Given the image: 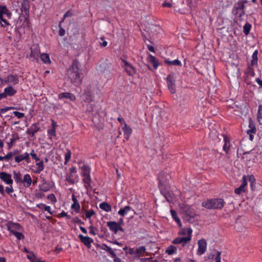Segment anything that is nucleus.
I'll return each instance as SVG.
<instances>
[{
  "mask_svg": "<svg viewBox=\"0 0 262 262\" xmlns=\"http://www.w3.org/2000/svg\"><path fill=\"white\" fill-rule=\"evenodd\" d=\"M80 64L77 60H74L67 71V75L72 83L76 86L81 83L82 77L79 71Z\"/></svg>",
  "mask_w": 262,
  "mask_h": 262,
  "instance_id": "obj_1",
  "label": "nucleus"
},
{
  "mask_svg": "<svg viewBox=\"0 0 262 262\" xmlns=\"http://www.w3.org/2000/svg\"><path fill=\"white\" fill-rule=\"evenodd\" d=\"M224 204L225 202L222 199L207 200L202 203V206L208 209H220Z\"/></svg>",
  "mask_w": 262,
  "mask_h": 262,
  "instance_id": "obj_2",
  "label": "nucleus"
},
{
  "mask_svg": "<svg viewBox=\"0 0 262 262\" xmlns=\"http://www.w3.org/2000/svg\"><path fill=\"white\" fill-rule=\"evenodd\" d=\"M11 13L6 7H0V21H2L5 24V25H2V27L10 25L8 19L11 18Z\"/></svg>",
  "mask_w": 262,
  "mask_h": 262,
  "instance_id": "obj_3",
  "label": "nucleus"
},
{
  "mask_svg": "<svg viewBox=\"0 0 262 262\" xmlns=\"http://www.w3.org/2000/svg\"><path fill=\"white\" fill-rule=\"evenodd\" d=\"M0 82L1 84H10L11 85H16L19 83V78L17 75L10 74L4 78L0 77Z\"/></svg>",
  "mask_w": 262,
  "mask_h": 262,
  "instance_id": "obj_4",
  "label": "nucleus"
},
{
  "mask_svg": "<svg viewBox=\"0 0 262 262\" xmlns=\"http://www.w3.org/2000/svg\"><path fill=\"white\" fill-rule=\"evenodd\" d=\"M121 66L129 76H133L137 72L136 69L132 64L124 59H121Z\"/></svg>",
  "mask_w": 262,
  "mask_h": 262,
  "instance_id": "obj_5",
  "label": "nucleus"
},
{
  "mask_svg": "<svg viewBox=\"0 0 262 262\" xmlns=\"http://www.w3.org/2000/svg\"><path fill=\"white\" fill-rule=\"evenodd\" d=\"M191 238L189 236H178L174 238L172 243L174 245H181L182 247L188 246Z\"/></svg>",
  "mask_w": 262,
  "mask_h": 262,
  "instance_id": "obj_6",
  "label": "nucleus"
},
{
  "mask_svg": "<svg viewBox=\"0 0 262 262\" xmlns=\"http://www.w3.org/2000/svg\"><path fill=\"white\" fill-rule=\"evenodd\" d=\"M29 8L30 6L28 1H24L21 3L20 16H24L26 20H27L29 15Z\"/></svg>",
  "mask_w": 262,
  "mask_h": 262,
  "instance_id": "obj_7",
  "label": "nucleus"
},
{
  "mask_svg": "<svg viewBox=\"0 0 262 262\" xmlns=\"http://www.w3.org/2000/svg\"><path fill=\"white\" fill-rule=\"evenodd\" d=\"M106 224L110 230L115 234H116L118 231H124L123 229L121 227V224L119 223L111 221L107 222Z\"/></svg>",
  "mask_w": 262,
  "mask_h": 262,
  "instance_id": "obj_8",
  "label": "nucleus"
},
{
  "mask_svg": "<svg viewBox=\"0 0 262 262\" xmlns=\"http://www.w3.org/2000/svg\"><path fill=\"white\" fill-rule=\"evenodd\" d=\"M40 48L38 44L33 45L31 47V53L30 57L35 59H38L40 55Z\"/></svg>",
  "mask_w": 262,
  "mask_h": 262,
  "instance_id": "obj_9",
  "label": "nucleus"
},
{
  "mask_svg": "<svg viewBox=\"0 0 262 262\" xmlns=\"http://www.w3.org/2000/svg\"><path fill=\"white\" fill-rule=\"evenodd\" d=\"M198 249L197 254L201 255L205 253L207 249V243L204 239H202L198 242Z\"/></svg>",
  "mask_w": 262,
  "mask_h": 262,
  "instance_id": "obj_10",
  "label": "nucleus"
},
{
  "mask_svg": "<svg viewBox=\"0 0 262 262\" xmlns=\"http://www.w3.org/2000/svg\"><path fill=\"white\" fill-rule=\"evenodd\" d=\"M8 230L13 234L18 231H21L22 227L18 223L8 222L7 224Z\"/></svg>",
  "mask_w": 262,
  "mask_h": 262,
  "instance_id": "obj_11",
  "label": "nucleus"
},
{
  "mask_svg": "<svg viewBox=\"0 0 262 262\" xmlns=\"http://www.w3.org/2000/svg\"><path fill=\"white\" fill-rule=\"evenodd\" d=\"M83 101L90 102L92 101V93L91 86H88L81 96Z\"/></svg>",
  "mask_w": 262,
  "mask_h": 262,
  "instance_id": "obj_12",
  "label": "nucleus"
},
{
  "mask_svg": "<svg viewBox=\"0 0 262 262\" xmlns=\"http://www.w3.org/2000/svg\"><path fill=\"white\" fill-rule=\"evenodd\" d=\"M167 86L171 94H174L176 92L175 89V80L173 77L170 75H168L167 77Z\"/></svg>",
  "mask_w": 262,
  "mask_h": 262,
  "instance_id": "obj_13",
  "label": "nucleus"
},
{
  "mask_svg": "<svg viewBox=\"0 0 262 262\" xmlns=\"http://www.w3.org/2000/svg\"><path fill=\"white\" fill-rule=\"evenodd\" d=\"M40 128L38 124L34 123L32 124L26 131V133L30 135L31 137H33L35 134L39 131Z\"/></svg>",
  "mask_w": 262,
  "mask_h": 262,
  "instance_id": "obj_14",
  "label": "nucleus"
},
{
  "mask_svg": "<svg viewBox=\"0 0 262 262\" xmlns=\"http://www.w3.org/2000/svg\"><path fill=\"white\" fill-rule=\"evenodd\" d=\"M0 179L8 185H11L13 183V180L11 179V174L6 172H1Z\"/></svg>",
  "mask_w": 262,
  "mask_h": 262,
  "instance_id": "obj_15",
  "label": "nucleus"
},
{
  "mask_svg": "<svg viewBox=\"0 0 262 262\" xmlns=\"http://www.w3.org/2000/svg\"><path fill=\"white\" fill-rule=\"evenodd\" d=\"M72 200L73 201V204L71 205V209L74 210L76 213H78L80 211V204L76 199V196L74 193L72 194Z\"/></svg>",
  "mask_w": 262,
  "mask_h": 262,
  "instance_id": "obj_16",
  "label": "nucleus"
},
{
  "mask_svg": "<svg viewBox=\"0 0 262 262\" xmlns=\"http://www.w3.org/2000/svg\"><path fill=\"white\" fill-rule=\"evenodd\" d=\"M183 211L185 212L186 216L185 217L188 220L193 219L195 216L194 212L192 210L190 207L188 206H185L183 209Z\"/></svg>",
  "mask_w": 262,
  "mask_h": 262,
  "instance_id": "obj_17",
  "label": "nucleus"
},
{
  "mask_svg": "<svg viewBox=\"0 0 262 262\" xmlns=\"http://www.w3.org/2000/svg\"><path fill=\"white\" fill-rule=\"evenodd\" d=\"M78 237L81 242L89 248L91 247V244L93 242V239L89 236H84L82 234H79Z\"/></svg>",
  "mask_w": 262,
  "mask_h": 262,
  "instance_id": "obj_18",
  "label": "nucleus"
},
{
  "mask_svg": "<svg viewBox=\"0 0 262 262\" xmlns=\"http://www.w3.org/2000/svg\"><path fill=\"white\" fill-rule=\"evenodd\" d=\"M21 182L23 183V185L25 187L28 188L31 186L32 180L29 174H25L24 176L23 179H21Z\"/></svg>",
  "mask_w": 262,
  "mask_h": 262,
  "instance_id": "obj_19",
  "label": "nucleus"
},
{
  "mask_svg": "<svg viewBox=\"0 0 262 262\" xmlns=\"http://www.w3.org/2000/svg\"><path fill=\"white\" fill-rule=\"evenodd\" d=\"M82 182L84 183V186L87 190L91 188L92 179L90 174L82 177Z\"/></svg>",
  "mask_w": 262,
  "mask_h": 262,
  "instance_id": "obj_20",
  "label": "nucleus"
},
{
  "mask_svg": "<svg viewBox=\"0 0 262 262\" xmlns=\"http://www.w3.org/2000/svg\"><path fill=\"white\" fill-rule=\"evenodd\" d=\"M192 230L190 228H184L181 229V230L179 232V235L184 236H189L191 238L192 236Z\"/></svg>",
  "mask_w": 262,
  "mask_h": 262,
  "instance_id": "obj_21",
  "label": "nucleus"
},
{
  "mask_svg": "<svg viewBox=\"0 0 262 262\" xmlns=\"http://www.w3.org/2000/svg\"><path fill=\"white\" fill-rule=\"evenodd\" d=\"M124 132V138L126 140H128L130 135L132 133V129L126 123H124V127H122Z\"/></svg>",
  "mask_w": 262,
  "mask_h": 262,
  "instance_id": "obj_22",
  "label": "nucleus"
},
{
  "mask_svg": "<svg viewBox=\"0 0 262 262\" xmlns=\"http://www.w3.org/2000/svg\"><path fill=\"white\" fill-rule=\"evenodd\" d=\"M247 3V0H240L235 4L233 11L244 10L245 4Z\"/></svg>",
  "mask_w": 262,
  "mask_h": 262,
  "instance_id": "obj_23",
  "label": "nucleus"
},
{
  "mask_svg": "<svg viewBox=\"0 0 262 262\" xmlns=\"http://www.w3.org/2000/svg\"><path fill=\"white\" fill-rule=\"evenodd\" d=\"M147 60L148 62L152 64L154 68L155 69H156L159 66V62L156 58L150 54L147 57Z\"/></svg>",
  "mask_w": 262,
  "mask_h": 262,
  "instance_id": "obj_24",
  "label": "nucleus"
},
{
  "mask_svg": "<svg viewBox=\"0 0 262 262\" xmlns=\"http://www.w3.org/2000/svg\"><path fill=\"white\" fill-rule=\"evenodd\" d=\"M146 249L144 246H140L137 248L136 251L135 252V257L139 258L141 256L143 255L145 252Z\"/></svg>",
  "mask_w": 262,
  "mask_h": 262,
  "instance_id": "obj_25",
  "label": "nucleus"
},
{
  "mask_svg": "<svg viewBox=\"0 0 262 262\" xmlns=\"http://www.w3.org/2000/svg\"><path fill=\"white\" fill-rule=\"evenodd\" d=\"M4 91L7 97L8 96H14L16 93V90H15L12 86H9L5 88Z\"/></svg>",
  "mask_w": 262,
  "mask_h": 262,
  "instance_id": "obj_26",
  "label": "nucleus"
},
{
  "mask_svg": "<svg viewBox=\"0 0 262 262\" xmlns=\"http://www.w3.org/2000/svg\"><path fill=\"white\" fill-rule=\"evenodd\" d=\"M81 177L90 174L91 168L87 165H83L80 167Z\"/></svg>",
  "mask_w": 262,
  "mask_h": 262,
  "instance_id": "obj_27",
  "label": "nucleus"
},
{
  "mask_svg": "<svg viewBox=\"0 0 262 262\" xmlns=\"http://www.w3.org/2000/svg\"><path fill=\"white\" fill-rule=\"evenodd\" d=\"M19 139V136L17 134H14L12 135V138L9 142L7 143L8 149H10L13 146L14 143L16 142Z\"/></svg>",
  "mask_w": 262,
  "mask_h": 262,
  "instance_id": "obj_28",
  "label": "nucleus"
},
{
  "mask_svg": "<svg viewBox=\"0 0 262 262\" xmlns=\"http://www.w3.org/2000/svg\"><path fill=\"white\" fill-rule=\"evenodd\" d=\"M40 57L41 61L45 64H50L51 60L50 56L47 53H42L40 55Z\"/></svg>",
  "mask_w": 262,
  "mask_h": 262,
  "instance_id": "obj_29",
  "label": "nucleus"
},
{
  "mask_svg": "<svg viewBox=\"0 0 262 262\" xmlns=\"http://www.w3.org/2000/svg\"><path fill=\"white\" fill-rule=\"evenodd\" d=\"M258 51L255 50L252 55V60L251 65L252 66H257L258 63Z\"/></svg>",
  "mask_w": 262,
  "mask_h": 262,
  "instance_id": "obj_30",
  "label": "nucleus"
},
{
  "mask_svg": "<svg viewBox=\"0 0 262 262\" xmlns=\"http://www.w3.org/2000/svg\"><path fill=\"white\" fill-rule=\"evenodd\" d=\"M18 150H14L13 151L9 152L6 156L3 157V160L9 162L12 158L17 155L18 153Z\"/></svg>",
  "mask_w": 262,
  "mask_h": 262,
  "instance_id": "obj_31",
  "label": "nucleus"
},
{
  "mask_svg": "<svg viewBox=\"0 0 262 262\" xmlns=\"http://www.w3.org/2000/svg\"><path fill=\"white\" fill-rule=\"evenodd\" d=\"M59 98L60 99L66 98H68L72 101H74L75 100V97L72 94L70 93H62L59 95Z\"/></svg>",
  "mask_w": 262,
  "mask_h": 262,
  "instance_id": "obj_32",
  "label": "nucleus"
},
{
  "mask_svg": "<svg viewBox=\"0 0 262 262\" xmlns=\"http://www.w3.org/2000/svg\"><path fill=\"white\" fill-rule=\"evenodd\" d=\"M170 214L173 220L176 222L180 227H182V224L180 218L178 216L177 212L173 209L170 210Z\"/></svg>",
  "mask_w": 262,
  "mask_h": 262,
  "instance_id": "obj_33",
  "label": "nucleus"
},
{
  "mask_svg": "<svg viewBox=\"0 0 262 262\" xmlns=\"http://www.w3.org/2000/svg\"><path fill=\"white\" fill-rule=\"evenodd\" d=\"M165 63L169 66H182L181 62L178 59H175L174 60H170L169 59H166L164 60Z\"/></svg>",
  "mask_w": 262,
  "mask_h": 262,
  "instance_id": "obj_34",
  "label": "nucleus"
},
{
  "mask_svg": "<svg viewBox=\"0 0 262 262\" xmlns=\"http://www.w3.org/2000/svg\"><path fill=\"white\" fill-rule=\"evenodd\" d=\"M130 210L131 207L130 206H126L124 208H121L119 210L118 214L122 216H124L126 215Z\"/></svg>",
  "mask_w": 262,
  "mask_h": 262,
  "instance_id": "obj_35",
  "label": "nucleus"
},
{
  "mask_svg": "<svg viewBox=\"0 0 262 262\" xmlns=\"http://www.w3.org/2000/svg\"><path fill=\"white\" fill-rule=\"evenodd\" d=\"M40 209L44 210L48 212L51 215L53 214V211L51 210V208L49 206H47L44 204H40L37 206Z\"/></svg>",
  "mask_w": 262,
  "mask_h": 262,
  "instance_id": "obj_36",
  "label": "nucleus"
},
{
  "mask_svg": "<svg viewBox=\"0 0 262 262\" xmlns=\"http://www.w3.org/2000/svg\"><path fill=\"white\" fill-rule=\"evenodd\" d=\"M99 207L101 209L106 212H110L112 210L111 206L105 202H103L100 204Z\"/></svg>",
  "mask_w": 262,
  "mask_h": 262,
  "instance_id": "obj_37",
  "label": "nucleus"
},
{
  "mask_svg": "<svg viewBox=\"0 0 262 262\" xmlns=\"http://www.w3.org/2000/svg\"><path fill=\"white\" fill-rule=\"evenodd\" d=\"M56 129H52V128L48 129V130H47L48 136L49 137V139L50 140L52 141L53 139V138H54L56 136Z\"/></svg>",
  "mask_w": 262,
  "mask_h": 262,
  "instance_id": "obj_38",
  "label": "nucleus"
},
{
  "mask_svg": "<svg viewBox=\"0 0 262 262\" xmlns=\"http://www.w3.org/2000/svg\"><path fill=\"white\" fill-rule=\"evenodd\" d=\"M36 165L37 166L36 170L35 172L36 173H39L44 169L43 162L42 161L36 162Z\"/></svg>",
  "mask_w": 262,
  "mask_h": 262,
  "instance_id": "obj_39",
  "label": "nucleus"
},
{
  "mask_svg": "<svg viewBox=\"0 0 262 262\" xmlns=\"http://www.w3.org/2000/svg\"><path fill=\"white\" fill-rule=\"evenodd\" d=\"M103 246L104 247L103 249L108 252L112 257L115 258L116 257V253L114 252V251L111 247H110L106 244H103Z\"/></svg>",
  "mask_w": 262,
  "mask_h": 262,
  "instance_id": "obj_40",
  "label": "nucleus"
},
{
  "mask_svg": "<svg viewBox=\"0 0 262 262\" xmlns=\"http://www.w3.org/2000/svg\"><path fill=\"white\" fill-rule=\"evenodd\" d=\"M177 252V248L173 245L169 246L166 250V253L168 254L169 255L176 254Z\"/></svg>",
  "mask_w": 262,
  "mask_h": 262,
  "instance_id": "obj_41",
  "label": "nucleus"
},
{
  "mask_svg": "<svg viewBox=\"0 0 262 262\" xmlns=\"http://www.w3.org/2000/svg\"><path fill=\"white\" fill-rule=\"evenodd\" d=\"M224 144L223 145V150L226 152L227 153L229 148H230V142H229V140L228 139V138L227 137H225L224 139Z\"/></svg>",
  "mask_w": 262,
  "mask_h": 262,
  "instance_id": "obj_42",
  "label": "nucleus"
},
{
  "mask_svg": "<svg viewBox=\"0 0 262 262\" xmlns=\"http://www.w3.org/2000/svg\"><path fill=\"white\" fill-rule=\"evenodd\" d=\"M248 181L250 183V186L252 189H254L255 186V179L253 175H249L247 176Z\"/></svg>",
  "mask_w": 262,
  "mask_h": 262,
  "instance_id": "obj_43",
  "label": "nucleus"
},
{
  "mask_svg": "<svg viewBox=\"0 0 262 262\" xmlns=\"http://www.w3.org/2000/svg\"><path fill=\"white\" fill-rule=\"evenodd\" d=\"M73 15V12L69 10L66 12V13L64 14L63 17L61 21H60L59 23V27H60L61 26V24L63 22L64 19L68 17H71Z\"/></svg>",
  "mask_w": 262,
  "mask_h": 262,
  "instance_id": "obj_44",
  "label": "nucleus"
},
{
  "mask_svg": "<svg viewBox=\"0 0 262 262\" xmlns=\"http://www.w3.org/2000/svg\"><path fill=\"white\" fill-rule=\"evenodd\" d=\"M74 176L73 174L69 173L66 176V180L70 184L73 185L75 183V181L73 178Z\"/></svg>",
  "mask_w": 262,
  "mask_h": 262,
  "instance_id": "obj_45",
  "label": "nucleus"
},
{
  "mask_svg": "<svg viewBox=\"0 0 262 262\" xmlns=\"http://www.w3.org/2000/svg\"><path fill=\"white\" fill-rule=\"evenodd\" d=\"M257 118L259 123L262 124V105L258 107Z\"/></svg>",
  "mask_w": 262,
  "mask_h": 262,
  "instance_id": "obj_46",
  "label": "nucleus"
},
{
  "mask_svg": "<svg viewBox=\"0 0 262 262\" xmlns=\"http://www.w3.org/2000/svg\"><path fill=\"white\" fill-rule=\"evenodd\" d=\"M251 25L249 23H246L243 27V32L245 33V35H247L251 29Z\"/></svg>",
  "mask_w": 262,
  "mask_h": 262,
  "instance_id": "obj_47",
  "label": "nucleus"
},
{
  "mask_svg": "<svg viewBox=\"0 0 262 262\" xmlns=\"http://www.w3.org/2000/svg\"><path fill=\"white\" fill-rule=\"evenodd\" d=\"M27 257L30 262H34L37 258V256L32 251L29 253V254L27 255Z\"/></svg>",
  "mask_w": 262,
  "mask_h": 262,
  "instance_id": "obj_48",
  "label": "nucleus"
},
{
  "mask_svg": "<svg viewBox=\"0 0 262 262\" xmlns=\"http://www.w3.org/2000/svg\"><path fill=\"white\" fill-rule=\"evenodd\" d=\"M71 152L69 149H67V151L64 155V164H67L69 161L71 157Z\"/></svg>",
  "mask_w": 262,
  "mask_h": 262,
  "instance_id": "obj_49",
  "label": "nucleus"
},
{
  "mask_svg": "<svg viewBox=\"0 0 262 262\" xmlns=\"http://www.w3.org/2000/svg\"><path fill=\"white\" fill-rule=\"evenodd\" d=\"M16 108V107H13V106H8V107H6L5 108H1L0 110V117H2V114L5 113L7 111H8L9 110H14Z\"/></svg>",
  "mask_w": 262,
  "mask_h": 262,
  "instance_id": "obj_50",
  "label": "nucleus"
},
{
  "mask_svg": "<svg viewBox=\"0 0 262 262\" xmlns=\"http://www.w3.org/2000/svg\"><path fill=\"white\" fill-rule=\"evenodd\" d=\"M14 160L15 161L18 163L24 160V153L18 155H16L14 157Z\"/></svg>",
  "mask_w": 262,
  "mask_h": 262,
  "instance_id": "obj_51",
  "label": "nucleus"
},
{
  "mask_svg": "<svg viewBox=\"0 0 262 262\" xmlns=\"http://www.w3.org/2000/svg\"><path fill=\"white\" fill-rule=\"evenodd\" d=\"M30 155L32 158L35 160L36 162H38L40 161L39 158L37 156V154L35 152V151L34 149H32L31 150V152L30 153Z\"/></svg>",
  "mask_w": 262,
  "mask_h": 262,
  "instance_id": "obj_52",
  "label": "nucleus"
},
{
  "mask_svg": "<svg viewBox=\"0 0 262 262\" xmlns=\"http://www.w3.org/2000/svg\"><path fill=\"white\" fill-rule=\"evenodd\" d=\"M14 179L16 183H19L21 182V179L20 173L19 172H14Z\"/></svg>",
  "mask_w": 262,
  "mask_h": 262,
  "instance_id": "obj_53",
  "label": "nucleus"
},
{
  "mask_svg": "<svg viewBox=\"0 0 262 262\" xmlns=\"http://www.w3.org/2000/svg\"><path fill=\"white\" fill-rule=\"evenodd\" d=\"M95 214V212L93 210H89L85 211V215L86 217L88 219H90Z\"/></svg>",
  "mask_w": 262,
  "mask_h": 262,
  "instance_id": "obj_54",
  "label": "nucleus"
},
{
  "mask_svg": "<svg viewBox=\"0 0 262 262\" xmlns=\"http://www.w3.org/2000/svg\"><path fill=\"white\" fill-rule=\"evenodd\" d=\"M246 189H244L243 186H239L238 188L235 189L234 192L237 194H241V193L245 192Z\"/></svg>",
  "mask_w": 262,
  "mask_h": 262,
  "instance_id": "obj_55",
  "label": "nucleus"
},
{
  "mask_svg": "<svg viewBox=\"0 0 262 262\" xmlns=\"http://www.w3.org/2000/svg\"><path fill=\"white\" fill-rule=\"evenodd\" d=\"M20 231H18L13 234V235L17 238V239L20 240L24 238V235L20 232Z\"/></svg>",
  "mask_w": 262,
  "mask_h": 262,
  "instance_id": "obj_56",
  "label": "nucleus"
},
{
  "mask_svg": "<svg viewBox=\"0 0 262 262\" xmlns=\"http://www.w3.org/2000/svg\"><path fill=\"white\" fill-rule=\"evenodd\" d=\"M233 13L234 14L239 17H241L245 14L244 10H238L237 11H233Z\"/></svg>",
  "mask_w": 262,
  "mask_h": 262,
  "instance_id": "obj_57",
  "label": "nucleus"
},
{
  "mask_svg": "<svg viewBox=\"0 0 262 262\" xmlns=\"http://www.w3.org/2000/svg\"><path fill=\"white\" fill-rule=\"evenodd\" d=\"M90 234L93 235H96L97 233V231H98V229L95 228V227H94L93 226H91L90 227Z\"/></svg>",
  "mask_w": 262,
  "mask_h": 262,
  "instance_id": "obj_58",
  "label": "nucleus"
},
{
  "mask_svg": "<svg viewBox=\"0 0 262 262\" xmlns=\"http://www.w3.org/2000/svg\"><path fill=\"white\" fill-rule=\"evenodd\" d=\"M247 177L246 176H243L242 178V184L241 186H243L244 189H246V187L247 185Z\"/></svg>",
  "mask_w": 262,
  "mask_h": 262,
  "instance_id": "obj_59",
  "label": "nucleus"
},
{
  "mask_svg": "<svg viewBox=\"0 0 262 262\" xmlns=\"http://www.w3.org/2000/svg\"><path fill=\"white\" fill-rule=\"evenodd\" d=\"M13 114L19 119L22 118L25 116V114L24 113L17 111L13 112Z\"/></svg>",
  "mask_w": 262,
  "mask_h": 262,
  "instance_id": "obj_60",
  "label": "nucleus"
},
{
  "mask_svg": "<svg viewBox=\"0 0 262 262\" xmlns=\"http://www.w3.org/2000/svg\"><path fill=\"white\" fill-rule=\"evenodd\" d=\"M30 156V154L27 152L24 153V160H25L27 163H29L31 162Z\"/></svg>",
  "mask_w": 262,
  "mask_h": 262,
  "instance_id": "obj_61",
  "label": "nucleus"
},
{
  "mask_svg": "<svg viewBox=\"0 0 262 262\" xmlns=\"http://www.w3.org/2000/svg\"><path fill=\"white\" fill-rule=\"evenodd\" d=\"M221 252L220 251L216 252V255L215 256V262H221Z\"/></svg>",
  "mask_w": 262,
  "mask_h": 262,
  "instance_id": "obj_62",
  "label": "nucleus"
},
{
  "mask_svg": "<svg viewBox=\"0 0 262 262\" xmlns=\"http://www.w3.org/2000/svg\"><path fill=\"white\" fill-rule=\"evenodd\" d=\"M100 39L103 41L102 42H100V46L105 47L107 45V42L104 40V37L103 36L101 37Z\"/></svg>",
  "mask_w": 262,
  "mask_h": 262,
  "instance_id": "obj_63",
  "label": "nucleus"
},
{
  "mask_svg": "<svg viewBox=\"0 0 262 262\" xmlns=\"http://www.w3.org/2000/svg\"><path fill=\"white\" fill-rule=\"evenodd\" d=\"M6 191L8 194H10L13 192V189L11 186L6 188Z\"/></svg>",
  "mask_w": 262,
  "mask_h": 262,
  "instance_id": "obj_64",
  "label": "nucleus"
}]
</instances>
